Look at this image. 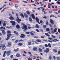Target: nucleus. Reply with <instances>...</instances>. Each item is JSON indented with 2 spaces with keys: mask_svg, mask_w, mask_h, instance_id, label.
Instances as JSON below:
<instances>
[{
  "mask_svg": "<svg viewBox=\"0 0 60 60\" xmlns=\"http://www.w3.org/2000/svg\"><path fill=\"white\" fill-rule=\"evenodd\" d=\"M41 38H42V39H44V37L43 36H41Z\"/></svg>",
  "mask_w": 60,
  "mask_h": 60,
  "instance_id": "e2e57ef3",
  "label": "nucleus"
},
{
  "mask_svg": "<svg viewBox=\"0 0 60 60\" xmlns=\"http://www.w3.org/2000/svg\"><path fill=\"white\" fill-rule=\"evenodd\" d=\"M30 33L31 35L34 36V34H33L32 33V32H30Z\"/></svg>",
  "mask_w": 60,
  "mask_h": 60,
  "instance_id": "ea45409f",
  "label": "nucleus"
},
{
  "mask_svg": "<svg viewBox=\"0 0 60 60\" xmlns=\"http://www.w3.org/2000/svg\"><path fill=\"white\" fill-rule=\"evenodd\" d=\"M36 31L37 32H40V31L39 30H38V29H36Z\"/></svg>",
  "mask_w": 60,
  "mask_h": 60,
  "instance_id": "8fccbe9b",
  "label": "nucleus"
},
{
  "mask_svg": "<svg viewBox=\"0 0 60 60\" xmlns=\"http://www.w3.org/2000/svg\"><path fill=\"white\" fill-rule=\"evenodd\" d=\"M45 47H48V45L47 44H45Z\"/></svg>",
  "mask_w": 60,
  "mask_h": 60,
  "instance_id": "a18cd8bd",
  "label": "nucleus"
},
{
  "mask_svg": "<svg viewBox=\"0 0 60 60\" xmlns=\"http://www.w3.org/2000/svg\"><path fill=\"white\" fill-rule=\"evenodd\" d=\"M5 47L6 46L5 45H4V46H3L2 47V49L3 50H4L5 49V48L4 49V47Z\"/></svg>",
  "mask_w": 60,
  "mask_h": 60,
  "instance_id": "6ab92c4d",
  "label": "nucleus"
},
{
  "mask_svg": "<svg viewBox=\"0 0 60 60\" xmlns=\"http://www.w3.org/2000/svg\"><path fill=\"white\" fill-rule=\"evenodd\" d=\"M43 41H45V42H47V40H44V39L43 40Z\"/></svg>",
  "mask_w": 60,
  "mask_h": 60,
  "instance_id": "69168bd1",
  "label": "nucleus"
},
{
  "mask_svg": "<svg viewBox=\"0 0 60 60\" xmlns=\"http://www.w3.org/2000/svg\"><path fill=\"white\" fill-rule=\"evenodd\" d=\"M19 48H18L17 49H14V51L15 52H17V51H19Z\"/></svg>",
  "mask_w": 60,
  "mask_h": 60,
  "instance_id": "5701e85b",
  "label": "nucleus"
},
{
  "mask_svg": "<svg viewBox=\"0 0 60 60\" xmlns=\"http://www.w3.org/2000/svg\"><path fill=\"white\" fill-rule=\"evenodd\" d=\"M43 27L44 29H46L47 28V26L46 25H45L43 26Z\"/></svg>",
  "mask_w": 60,
  "mask_h": 60,
  "instance_id": "b1692460",
  "label": "nucleus"
},
{
  "mask_svg": "<svg viewBox=\"0 0 60 60\" xmlns=\"http://www.w3.org/2000/svg\"><path fill=\"white\" fill-rule=\"evenodd\" d=\"M57 60H60V58L59 57H57Z\"/></svg>",
  "mask_w": 60,
  "mask_h": 60,
  "instance_id": "49530a36",
  "label": "nucleus"
},
{
  "mask_svg": "<svg viewBox=\"0 0 60 60\" xmlns=\"http://www.w3.org/2000/svg\"><path fill=\"white\" fill-rule=\"evenodd\" d=\"M19 40H16L15 41V44H16V43H18V42H19Z\"/></svg>",
  "mask_w": 60,
  "mask_h": 60,
  "instance_id": "7c9ffc66",
  "label": "nucleus"
},
{
  "mask_svg": "<svg viewBox=\"0 0 60 60\" xmlns=\"http://www.w3.org/2000/svg\"><path fill=\"white\" fill-rule=\"evenodd\" d=\"M7 46L8 47H11V43L10 42L8 43L7 45Z\"/></svg>",
  "mask_w": 60,
  "mask_h": 60,
  "instance_id": "1a4fd4ad",
  "label": "nucleus"
},
{
  "mask_svg": "<svg viewBox=\"0 0 60 60\" xmlns=\"http://www.w3.org/2000/svg\"><path fill=\"white\" fill-rule=\"evenodd\" d=\"M40 8H41V10H44V9H45L44 8L41 7H40Z\"/></svg>",
  "mask_w": 60,
  "mask_h": 60,
  "instance_id": "79ce46f5",
  "label": "nucleus"
},
{
  "mask_svg": "<svg viewBox=\"0 0 60 60\" xmlns=\"http://www.w3.org/2000/svg\"><path fill=\"white\" fill-rule=\"evenodd\" d=\"M0 29L2 30V32L3 35L6 34V32L4 30H6V28L5 27H3V26H1L0 27Z\"/></svg>",
  "mask_w": 60,
  "mask_h": 60,
  "instance_id": "f03ea898",
  "label": "nucleus"
},
{
  "mask_svg": "<svg viewBox=\"0 0 60 60\" xmlns=\"http://www.w3.org/2000/svg\"><path fill=\"white\" fill-rule=\"evenodd\" d=\"M35 19L37 22H38V21H39V19L37 17H36L35 18Z\"/></svg>",
  "mask_w": 60,
  "mask_h": 60,
  "instance_id": "412c9836",
  "label": "nucleus"
},
{
  "mask_svg": "<svg viewBox=\"0 0 60 60\" xmlns=\"http://www.w3.org/2000/svg\"><path fill=\"white\" fill-rule=\"evenodd\" d=\"M53 51H55V52H57V51H56V50L55 49H53Z\"/></svg>",
  "mask_w": 60,
  "mask_h": 60,
  "instance_id": "de8ad7c7",
  "label": "nucleus"
},
{
  "mask_svg": "<svg viewBox=\"0 0 60 60\" xmlns=\"http://www.w3.org/2000/svg\"><path fill=\"white\" fill-rule=\"evenodd\" d=\"M38 51L39 52H40V53H41L42 52V49L40 48H39Z\"/></svg>",
  "mask_w": 60,
  "mask_h": 60,
  "instance_id": "2eb2a0df",
  "label": "nucleus"
},
{
  "mask_svg": "<svg viewBox=\"0 0 60 60\" xmlns=\"http://www.w3.org/2000/svg\"><path fill=\"white\" fill-rule=\"evenodd\" d=\"M3 26H6V24H5V23H4L3 24Z\"/></svg>",
  "mask_w": 60,
  "mask_h": 60,
  "instance_id": "3c124183",
  "label": "nucleus"
},
{
  "mask_svg": "<svg viewBox=\"0 0 60 60\" xmlns=\"http://www.w3.org/2000/svg\"><path fill=\"white\" fill-rule=\"evenodd\" d=\"M35 27L37 28H39V25L37 24H36Z\"/></svg>",
  "mask_w": 60,
  "mask_h": 60,
  "instance_id": "393cba45",
  "label": "nucleus"
},
{
  "mask_svg": "<svg viewBox=\"0 0 60 60\" xmlns=\"http://www.w3.org/2000/svg\"><path fill=\"white\" fill-rule=\"evenodd\" d=\"M52 17H54V18H56V16H55V15H50V18H52Z\"/></svg>",
  "mask_w": 60,
  "mask_h": 60,
  "instance_id": "c756f323",
  "label": "nucleus"
},
{
  "mask_svg": "<svg viewBox=\"0 0 60 60\" xmlns=\"http://www.w3.org/2000/svg\"><path fill=\"white\" fill-rule=\"evenodd\" d=\"M14 33H15V34L17 36H18V35H19V34H18V33H17V32L16 31H14Z\"/></svg>",
  "mask_w": 60,
  "mask_h": 60,
  "instance_id": "4be33fe9",
  "label": "nucleus"
},
{
  "mask_svg": "<svg viewBox=\"0 0 60 60\" xmlns=\"http://www.w3.org/2000/svg\"><path fill=\"white\" fill-rule=\"evenodd\" d=\"M10 57L11 58H13V55H11V56Z\"/></svg>",
  "mask_w": 60,
  "mask_h": 60,
  "instance_id": "13d9d810",
  "label": "nucleus"
},
{
  "mask_svg": "<svg viewBox=\"0 0 60 60\" xmlns=\"http://www.w3.org/2000/svg\"><path fill=\"white\" fill-rule=\"evenodd\" d=\"M29 20L30 21V22H32L33 21V20L31 18H30L29 19Z\"/></svg>",
  "mask_w": 60,
  "mask_h": 60,
  "instance_id": "72a5a7b5",
  "label": "nucleus"
},
{
  "mask_svg": "<svg viewBox=\"0 0 60 60\" xmlns=\"http://www.w3.org/2000/svg\"><path fill=\"white\" fill-rule=\"evenodd\" d=\"M22 2H24V3H26V4H27V3H28V2L25 1H22Z\"/></svg>",
  "mask_w": 60,
  "mask_h": 60,
  "instance_id": "a19ab883",
  "label": "nucleus"
},
{
  "mask_svg": "<svg viewBox=\"0 0 60 60\" xmlns=\"http://www.w3.org/2000/svg\"><path fill=\"white\" fill-rule=\"evenodd\" d=\"M26 13L28 15H30V13L29 12V10H28L27 11H26Z\"/></svg>",
  "mask_w": 60,
  "mask_h": 60,
  "instance_id": "bb28decb",
  "label": "nucleus"
},
{
  "mask_svg": "<svg viewBox=\"0 0 60 60\" xmlns=\"http://www.w3.org/2000/svg\"><path fill=\"white\" fill-rule=\"evenodd\" d=\"M24 15L25 18H28V15H26V13H24Z\"/></svg>",
  "mask_w": 60,
  "mask_h": 60,
  "instance_id": "f3484780",
  "label": "nucleus"
},
{
  "mask_svg": "<svg viewBox=\"0 0 60 60\" xmlns=\"http://www.w3.org/2000/svg\"><path fill=\"white\" fill-rule=\"evenodd\" d=\"M51 36L52 38H54V39L56 38V37H55V36H53V35H51Z\"/></svg>",
  "mask_w": 60,
  "mask_h": 60,
  "instance_id": "37998d69",
  "label": "nucleus"
},
{
  "mask_svg": "<svg viewBox=\"0 0 60 60\" xmlns=\"http://www.w3.org/2000/svg\"><path fill=\"white\" fill-rule=\"evenodd\" d=\"M47 17L46 16H44V17H43V18H44V19H47Z\"/></svg>",
  "mask_w": 60,
  "mask_h": 60,
  "instance_id": "338daca9",
  "label": "nucleus"
},
{
  "mask_svg": "<svg viewBox=\"0 0 60 60\" xmlns=\"http://www.w3.org/2000/svg\"><path fill=\"white\" fill-rule=\"evenodd\" d=\"M46 30L48 32L49 31V28H47L46 29Z\"/></svg>",
  "mask_w": 60,
  "mask_h": 60,
  "instance_id": "f704fd0d",
  "label": "nucleus"
},
{
  "mask_svg": "<svg viewBox=\"0 0 60 60\" xmlns=\"http://www.w3.org/2000/svg\"><path fill=\"white\" fill-rule=\"evenodd\" d=\"M33 50H34V51H37L38 49H37V47H34L33 49Z\"/></svg>",
  "mask_w": 60,
  "mask_h": 60,
  "instance_id": "4468645a",
  "label": "nucleus"
},
{
  "mask_svg": "<svg viewBox=\"0 0 60 60\" xmlns=\"http://www.w3.org/2000/svg\"><path fill=\"white\" fill-rule=\"evenodd\" d=\"M23 40H21L19 41V42H20L21 41H23Z\"/></svg>",
  "mask_w": 60,
  "mask_h": 60,
  "instance_id": "5fc2aeb1",
  "label": "nucleus"
},
{
  "mask_svg": "<svg viewBox=\"0 0 60 60\" xmlns=\"http://www.w3.org/2000/svg\"><path fill=\"white\" fill-rule=\"evenodd\" d=\"M22 28L23 29V30H26L28 29L27 26H26V25L24 26L23 27H22Z\"/></svg>",
  "mask_w": 60,
  "mask_h": 60,
  "instance_id": "39448f33",
  "label": "nucleus"
},
{
  "mask_svg": "<svg viewBox=\"0 0 60 60\" xmlns=\"http://www.w3.org/2000/svg\"><path fill=\"white\" fill-rule=\"evenodd\" d=\"M10 23H12V25L13 26H15V25H16V23H15V21H10Z\"/></svg>",
  "mask_w": 60,
  "mask_h": 60,
  "instance_id": "0eeeda50",
  "label": "nucleus"
},
{
  "mask_svg": "<svg viewBox=\"0 0 60 60\" xmlns=\"http://www.w3.org/2000/svg\"><path fill=\"white\" fill-rule=\"evenodd\" d=\"M58 33H60V29H58Z\"/></svg>",
  "mask_w": 60,
  "mask_h": 60,
  "instance_id": "680f3d73",
  "label": "nucleus"
},
{
  "mask_svg": "<svg viewBox=\"0 0 60 60\" xmlns=\"http://www.w3.org/2000/svg\"><path fill=\"white\" fill-rule=\"evenodd\" d=\"M28 45H31V42H29L28 43Z\"/></svg>",
  "mask_w": 60,
  "mask_h": 60,
  "instance_id": "58836bf2",
  "label": "nucleus"
},
{
  "mask_svg": "<svg viewBox=\"0 0 60 60\" xmlns=\"http://www.w3.org/2000/svg\"><path fill=\"white\" fill-rule=\"evenodd\" d=\"M31 16H32V17L33 19H35V16H34V15L33 14H32L31 15Z\"/></svg>",
  "mask_w": 60,
  "mask_h": 60,
  "instance_id": "dca6fc26",
  "label": "nucleus"
},
{
  "mask_svg": "<svg viewBox=\"0 0 60 60\" xmlns=\"http://www.w3.org/2000/svg\"><path fill=\"white\" fill-rule=\"evenodd\" d=\"M6 51H5L3 54V57H5V56H6V55H5V54L6 53Z\"/></svg>",
  "mask_w": 60,
  "mask_h": 60,
  "instance_id": "aec40b11",
  "label": "nucleus"
},
{
  "mask_svg": "<svg viewBox=\"0 0 60 60\" xmlns=\"http://www.w3.org/2000/svg\"><path fill=\"white\" fill-rule=\"evenodd\" d=\"M13 60H18V59H13Z\"/></svg>",
  "mask_w": 60,
  "mask_h": 60,
  "instance_id": "774afa93",
  "label": "nucleus"
},
{
  "mask_svg": "<svg viewBox=\"0 0 60 60\" xmlns=\"http://www.w3.org/2000/svg\"><path fill=\"white\" fill-rule=\"evenodd\" d=\"M31 2L32 3H33V4H34V1H33V0H31Z\"/></svg>",
  "mask_w": 60,
  "mask_h": 60,
  "instance_id": "09e8293b",
  "label": "nucleus"
},
{
  "mask_svg": "<svg viewBox=\"0 0 60 60\" xmlns=\"http://www.w3.org/2000/svg\"><path fill=\"white\" fill-rule=\"evenodd\" d=\"M50 21L52 25H53V24H54V22L53 20L52 19H50Z\"/></svg>",
  "mask_w": 60,
  "mask_h": 60,
  "instance_id": "9d476101",
  "label": "nucleus"
},
{
  "mask_svg": "<svg viewBox=\"0 0 60 60\" xmlns=\"http://www.w3.org/2000/svg\"><path fill=\"white\" fill-rule=\"evenodd\" d=\"M49 56V58L50 60H51V59H52V56Z\"/></svg>",
  "mask_w": 60,
  "mask_h": 60,
  "instance_id": "c9c22d12",
  "label": "nucleus"
},
{
  "mask_svg": "<svg viewBox=\"0 0 60 60\" xmlns=\"http://www.w3.org/2000/svg\"><path fill=\"white\" fill-rule=\"evenodd\" d=\"M44 51L45 52H46V53H48L49 51V48H47L46 49V50H44Z\"/></svg>",
  "mask_w": 60,
  "mask_h": 60,
  "instance_id": "7ed1b4c3",
  "label": "nucleus"
},
{
  "mask_svg": "<svg viewBox=\"0 0 60 60\" xmlns=\"http://www.w3.org/2000/svg\"><path fill=\"white\" fill-rule=\"evenodd\" d=\"M17 19H16V20L18 22V23H20V21H21V20L19 18V17H18V16L17 17Z\"/></svg>",
  "mask_w": 60,
  "mask_h": 60,
  "instance_id": "6e6552de",
  "label": "nucleus"
},
{
  "mask_svg": "<svg viewBox=\"0 0 60 60\" xmlns=\"http://www.w3.org/2000/svg\"><path fill=\"white\" fill-rule=\"evenodd\" d=\"M45 35H46L47 36H48V37H50V36L48 34L45 33Z\"/></svg>",
  "mask_w": 60,
  "mask_h": 60,
  "instance_id": "a878e982",
  "label": "nucleus"
},
{
  "mask_svg": "<svg viewBox=\"0 0 60 60\" xmlns=\"http://www.w3.org/2000/svg\"><path fill=\"white\" fill-rule=\"evenodd\" d=\"M56 30H57V29L56 28L54 29L53 30L54 33H56Z\"/></svg>",
  "mask_w": 60,
  "mask_h": 60,
  "instance_id": "473e14b6",
  "label": "nucleus"
},
{
  "mask_svg": "<svg viewBox=\"0 0 60 60\" xmlns=\"http://www.w3.org/2000/svg\"><path fill=\"white\" fill-rule=\"evenodd\" d=\"M15 8H16V9H17V8H18V6H16V5H15Z\"/></svg>",
  "mask_w": 60,
  "mask_h": 60,
  "instance_id": "052dcab7",
  "label": "nucleus"
},
{
  "mask_svg": "<svg viewBox=\"0 0 60 60\" xmlns=\"http://www.w3.org/2000/svg\"><path fill=\"white\" fill-rule=\"evenodd\" d=\"M20 15L21 17H22L23 18H24V15H23V14H21Z\"/></svg>",
  "mask_w": 60,
  "mask_h": 60,
  "instance_id": "cd10ccee",
  "label": "nucleus"
},
{
  "mask_svg": "<svg viewBox=\"0 0 60 60\" xmlns=\"http://www.w3.org/2000/svg\"><path fill=\"white\" fill-rule=\"evenodd\" d=\"M16 56L17 57H20L21 56V55L19 53H17L16 54Z\"/></svg>",
  "mask_w": 60,
  "mask_h": 60,
  "instance_id": "ddd939ff",
  "label": "nucleus"
},
{
  "mask_svg": "<svg viewBox=\"0 0 60 60\" xmlns=\"http://www.w3.org/2000/svg\"><path fill=\"white\" fill-rule=\"evenodd\" d=\"M58 3V4H60V2L57 1L56 2V3Z\"/></svg>",
  "mask_w": 60,
  "mask_h": 60,
  "instance_id": "603ef678",
  "label": "nucleus"
},
{
  "mask_svg": "<svg viewBox=\"0 0 60 60\" xmlns=\"http://www.w3.org/2000/svg\"><path fill=\"white\" fill-rule=\"evenodd\" d=\"M54 40L56 41H58V40L57 39H54Z\"/></svg>",
  "mask_w": 60,
  "mask_h": 60,
  "instance_id": "6e6d98bb",
  "label": "nucleus"
},
{
  "mask_svg": "<svg viewBox=\"0 0 60 60\" xmlns=\"http://www.w3.org/2000/svg\"><path fill=\"white\" fill-rule=\"evenodd\" d=\"M7 33L8 34L7 35V38L6 39V40L7 41H9V39H10V38L11 37V36H12V34H11V32L10 31H8L7 32Z\"/></svg>",
  "mask_w": 60,
  "mask_h": 60,
  "instance_id": "f257e3e1",
  "label": "nucleus"
},
{
  "mask_svg": "<svg viewBox=\"0 0 60 60\" xmlns=\"http://www.w3.org/2000/svg\"><path fill=\"white\" fill-rule=\"evenodd\" d=\"M18 45L19 46H22L23 44L22 43H19L18 44Z\"/></svg>",
  "mask_w": 60,
  "mask_h": 60,
  "instance_id": "a211bd4d",
  "label": "nucleus"
},
{
  "mask_svg": "<svg viewBox=\"0 0 60 60\" xmlns=\"http://www.w3.org/2000/svg\"><path fill=\"white\" fill-rule=\"evenodd\" d=\"M16 28H17V29H19L20 28V26H19V25L18 24H17L16 25Z\"/></svg>",
  "mask_w": 60,
  "mask_h": 60,
  "instance_id": "9b49d317",
  "label": "nucleus"
},
{
  "mask_svg": "<svg viewBox=\"0 0 60 60\" xmlns=\"http://www.w3.org/2000/svg\"><path fill=\"white\" fill-rule=\"evenodd\" d=\"M48 46L49 47H50V48H51V44H50L49 43L48 44Z\"/></svg>",
  "mask_w": 60,
  "mask_h": 60,
  "instance_id": "c03bdc74",
  "label": "nucleus"
},
{
  "mask_svg": "<svg viewBox=\"0 0 60 60\" xmlns=\"http://www.w3.org/2000/svg\"><path fill=\"white\" fill-rule=\"evenodd\" d=\"M53 58H54V60H56V57L55 56H53Z\"/></svg>",
  "mask_w": 60,
  "mask_h": 60,
  "instance_id": "bf43d9fd",
  "label": "nucleus"
},
{
  "mask_svg": "<svg viewBox=\"0 0 60 60\" xmlns=\"http://www.w3.org/2000/svg\"><path fill=\"white\" fill-rule=\"evenodd\" d=\"M11 50H10L9 51H7L6 52V54L8 56H10V54L11 53Z\"/></svg>",
  "mask_w": 60,
  "mask_h": 60,
  "instance_id": "423d86ee",
  "label": "nucleus"
},
{
  "mask_svg": "<svg viewBox=\"0 0 60 60\" xmlns=\"http://www.w3.org/2000/svg\"><path fill=\"white\" fill-rule=\"evenodd\" d=\"M7 8H4V9H3V10H2L1 11V13H2V12H4V10L5 9H7Z\"/></svg>",
  "mask_w": 60,
  "mask_h": 60,
  "instance_id": "4c0bfd02",
  "label": "nucleus"
},
{
  "mask_svg": "<svg viewBox=\"0 0 60 60\" xmlns=\"http://www.w3.org/2000/svg\"><path fill=\"white\" fill-rule=\"evenodd\" d=\"M9 19H10V20H13V19H14V18H13V17L12 16H11L9 17Z\"/></svg>",
  "mask_w": 60,
  "mask_h": 60,
  "instance_id": "f8f14e48",
  "label": "nucleus"
},
{
  "mask_svg": "<svg viewBox=\"0 0 60 60\" xmlns=\"http://www.w3.org/2000/svg\"><path fill=\"white\" fill-rule=\"evenodd\" d=\"M26 34H30V33L29 32H26Z\"/></svg>",
  "mask_w": 60,
  "mask_h": 60,
  "instance_id": "4d7b16f0",
  "label": "nucleus"
},
{
  "mask_svg": "<svg viewBox=\"0 0 60 60\" xmlns=\"http://www.w3.org/2000/svg\"><path fill=\"white\" fill-rule=\"evenodd\" d=\"M21 36H20V37L21 38H26V35H25L24 34H21Z\"/></svg>",
  "mask_w": 60,
  "mask_h": 60,
  "instance_id": "20e7f679",
  "label": "nucleus"
},
{
  "mask_svg": "<svg viewBox=\"0 0 60 60\" xmlns=\"http://www.w3.org/2000/svg\"><path fill=\"white\" fill-rule=\"evenodd\" d=\"M36 41L38 42H41V41L39 39H38L36 40Z\"/></svg>",
  "mask_w": 60,
  "mask_h": 60,
  "instance_id": "c85d7f7f",
  "label": "nucleus"
},
{
  "mask_svg": "<svg viewBox=\"0 0 60 60\" xmlns=\"http://www.w3.org/2000/svg\"><path fill=\"white\" fill-rule=\"evenodd\" d=\"M4 45L3 44L0 45V49H1V47H2L4 46Z\"/></svg>",
  "mask_w": 60,
  "mask_h": 60,
  "instance_id": "e433bc0d",
  "label": "nucleus"
},
{
  "mask_svg": "<svg viewBox=\"0 0 60 60\" xmlns=\"http://www.w3.org/2000/svg\"><path fill=\"white\" fill-rule=\"evenodd\" d=\"M43 22V21H42V20H41L40 21V23H42Z\"/></svg>",
  "mask_w": 60,
  "mask_h": 60,
  "instance_id": "864d4df0",
  "label": "nucleus"
},
{
  "mask_svg": "<svg viewBox=\"0 0 60 60\" xmlns=\"http://www.w3.org/2000/svg\"><path fill=\"white\" fill-rule=\"evenodd\" d=\"M21 24L22 25V26H25V24H24L23 23H21Z\"/></svg>",
  "mask_w": 60,
  "mask_h": 60,
  "instance_id": "0e129e2a",
  "label": "nucleus"
},
{
  "mask_svg": "<svg viewBox=\"0 0 60 60\" xmlns=\"http://www.w3.org/2000/svg\"><path fill=\"white\" fill-rule=\"evenodd\" d=\"M46 26H48L49 25V22L47 21L46 22Z\"/></svg>",
  "mask_w": 60,
  "mask_h": 60,
  "instance_id": "2f4dec72",
  "label": "nucleus"
}]
</instances>
